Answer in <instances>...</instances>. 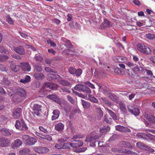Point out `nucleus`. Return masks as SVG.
<instances>
[{
	"label": "nucleus",
	"instance_id": "nucleus-31",
	"mask_svg": "<svg viewBox=\"0 0 155 155\" xmlns=\"http://www.w3.org/2000/svg\"><path fill=\"white\" fill-rule=\"evenodd\" d=\"M10 68L11 70L15 72H16L19 71V66L16 65L14 63H12L10 65Z\"/></svg>",
	"mask_w": 155,
	"mask_h": 155
},
{
	"label": "nucleus",
	"instance_id": "nucleus-53",
	"mask_svg": "<svg viewBox=\"0 0 155 155\" xmlns=\"http://www.w3.org/2000/svg\"><path fill=\"white\" fill-rule=\"evenodd\" d=\"M67 98L68 100L72 104H73L74 102V100L73 98L70 95H67Z\"/></svg>",
	"mask_w": 155,
	"mask_h": 155
},
{
	"label": "nucleus",
	"instance_id": "nucleus-27",
	"mask_svg": "<svg viewBox=\"0 0 155 155\" xmlns=\"http://www.w3.org/2000/svg\"><path fill=\"white\" fill-rule=\"evenodd\" d=\"M34 76L36 79L38 80H41L45 78L44 75L42 73H35Z\"/></svg>",
	"mask_w": 155,
	"mask_h": 155
},
{
	"label": "nucleus",
	"instance_id": "nucleus-28",
	"mask_svg": "<svg viewBox=\"0 0 155 155\" xmlns=\"http://www.w3.org/2000/svg\"><path fill=\"white\" fill-rule=\"evenodd\" d=\"M108 97L114 102L117 103H118L119 101L118 97L114 94L111 93L109 94Z\"/></svg>",
	"mask_w": 155,
	"mask_h": 155
},
{
	"label": "nucleus",
	"instance_id": "nucleus-61",
	"mask_svg": "<svg viewBox=\"0 0 155 155\" xmlns=\"http://www.w3.org/2000/svg\"><path fill=\"white\" fill-rule=\"evenodd\" d=\"M61 89L64 92H67L68 93H70L71 92V91L69 90V89L66 87H64L61 88Z\"/></svg>",
	"mask_w": 155,
	"mask_h": 155
},
{
	"label": "nucleus",
	"instance_id": "nucleus-41",
	"mask_svg": "<svg viewBox=\"0 0 155 155\" xmlns=\"http://www.w3.org/2000/svg\"><path fill=\"white\" fill-rule=\"evenodd\" d=\"M110 129V127L108 126H104L100 129V132L102 133L107 132Z\"/></svg>",
	"mask_w": 155,
	"mask_h": 155
},
{
	"label": "nucleus",
	"instance_id": "nucleus-37",
	"mask_svg": "<svg viewBox=\"0 0 155 155\" xmlns=\"http://www.w3.org/2000/svg\"><path fill=\"white\" fill-rule=\"evenodd\" d=\"M96 110L98 112V114L97 115V117L99 119H100L103 117V111L100 108H97Z\"/></svg>",
	"mask_w": 155,
	"mask_h": 155
},
{
	"label": "nucleus",
	"instance_id": "nucleus-4",
	"mask_svg": "<svg viewBox=\"0 0 155 155\" xmlns=\"http://www.w3.org/2000/svg\"><path fill=\"white\" fill-rule=\"evenodd\" d=\"M137 48L138 50L143 54H149L151 53L150 48L143 44L139 43L137 44Z\"/></svg>",
	"mask_w": 155,
	"mask_h": 155
},
{
	"label": "nucleus",
	"instance_id": "nucleus-57",
	"mask_svg": "<svg viewBox=\"0 0 155 155\" xmlns=\"http://www.w3.org/2000/svg\"><path fill=\"white\" fill-rule=\"evenodd\" d=\"M7 21L10 24H13L14 23L13 21L12 20L11 18L9 16H8L6 17Z\"/></svg>",
	"mask_w": 155,
	"mask_h": 155
},
{
	"label": "nucleus",
	"instance_id": "nucleus-12",
	"mask_svg": "<svg viewBox=\"0 0 155 155\" xmlns=\"http://www.w3.org/2000/svg\"><path fill=\"white\" fill-rule=\"evenodd\" d=\"M10 144V140L7 139H0V146L5 147L8 146Z\"/></svg>",
	"mask_w": 155,
	"mask_h": 155
},
{
	"label": "nucleus",
	"instance_id": "nucleus-59",
	"mask_svg": "<svg viewBox=\"0 0 155 155\" xmlns=\"http://www.w3.org/2000/svg\"><path fill=\"white\" fill-rule=\"evenodd\" d=\"M12 57L15 59L18 60H21L22 59V58L20 56L16 54H12Z\"/></svg>",
	"mask_w": 155,
	"mask_h": 155
},
{
	"label": "nucleus",
	"instance_id": "nucleus-13",
	"mask_svg": "<svg viewBox=\"0 0 155 155\" xmlns=\"http://www.w3.org/2000/svg\"><path fill=\"white\" fill-rule=\"evenodd\" d=\"M22 143L19 139L16 140L12 144V147L14 149H17L22 145Z\"/></svg>",
	"mask_w": 155,
	"mask_h": 155
},
{
	"label": "nucleus",
	"instance_id": "nucleus-26",
	"mask_svg": "<svg viewBox=\"0 0 155 155\" xmlns=\"http://www.w3.org/2000/svg\"><path fill=\"white\" fill-rule=\"evenodd\" d=\"M61 78L59 79L58 80V82L61 85L64 86L68 87L70 85V82L64 80H61Z\"/></svg>",
	"mask_w": 155,
	"mask_h": 155
},
{
	"label": "nucleus",
	"instance_id": "nucleus-49",
	"mask_svg": "<svg viewBox=\"0 0 155 155\" xmlns=\"http://www.w3.org/2000/svg\"><path fill=\"white\" fill-rule=\"evenodd\" d=\"M146 37L149 39H153L155 38V35L152 34H148L146 35Z\"/></svg>",
	"mask_w": 155,
	"mask_h": 155
},
{
	"label": "nucleus",
	"instance_id": "nucleus-51",
	"mask_svg": "<svg viewBox=\"0 0 155 155\" xmlns=\"http://www.w3.org/2000/svg\"><path fill=\"white\" fill-rule=\"evenodd\" d=\"M0 71H7V69L5 65L0 64Z\"/></svg>",
	"mask_w": 155,
	"mask_h": 155
},
{
	"label": "nucleus",
	"instance_id": "nucleus-14",
	"mask_svg": "<svg viewBox=\"0 0 155 155\" xmlns=\"http://www.w3.org/2000/svg\"><path fill=\"white\" fill-rule=\"evenodd\" d=\"M61 77L59 75L55 74H50L48 75L47 79L48 80L51 81L55 79H60Z\"/></svg>",
	"mask_w": 155,
	"mask_h": 155
},
{
	"label": "nucleus",
	"instance_id": "nucleus-11",
	"mask_svg": "<svg viewBox=\"0 0 155 155\" xmlns=\"http://www.w3.org/2000/svg\"><path fill=\"white\" fill-rule=\"evenodd\" d=\"M113 59L115 62L117 63L124 62L127 61V58L123 56H117L114 57Z\"/></svg>",
	"mask_w": 155,
	"mask_h": 155
},
{
	"label": "nucleus",
	"instance_id": "nucleus-20",
	"mask_svg": "<svg viewBox=\"0 0 155 155\" xmlns=\"http://www.w3.org/2000/svg\"><path fill=\"white\" fill-rule=\"evenodd\" d=\"M45 87H49L51 89L55 90L58 87V86L56 84H53L50 82H46L45 83Z\"/></svg>",
	"mask_w": 155,
	"mask_h": 155
},
{
	"label": "nucleus",
	"instance_id": "nucleus-9",
	"mask_svg": "<svg viewBox=\"0 0 155 155\" xmlns=\"http://www.w3.org/2000/svg\"><path fill=\"white\" fill-rule=\"evenodd\" d=\"M34 150L36 152L45 154L48 153L49 151V149L46 147H35Z\"/></svg>",
	"mask_w": 155,
	"mask_h": 155
},
{
	"label": "nucleus",
	"instance_id": "nucleus-38",
	"mask_svg": "<svg viewBox=\"0 0 155 155\" xmlns=\"http://www.w3.org/2000/svg\"><path fill=\"white\" fill-rule=\"evenodd\" d=\"M31 77L30 76H26L24 79H21L20 80V82L22 83L25 84L27 83L30 81Z\"/></svg>",
	"mask_w": 155,
	"mask_h": 155
},
{
	"label": "nucleus",
	"instance_id": "nucleus-17",
	"mask_svg": "<svg viewBox=\"0 0 155 155\" xmlns=\"http://www.w3.org/2000/svg\"><path fill=\"white\" fill-rule=\"evenodd\" d=\"M64 125L61 122H59L55 125V129L59 132H61L64 129Z\"/></svg>",
	"mask_w": 155,
	"mask_h": 155
},
{
	"label": "nucleus",
	"instance_id": "nucleus-52",
	"mask_svg": "<svg viewBox=\"0 0 155 155\" xmlns=\"http://www.w3.org/2000/svg\"><path fill=\"white\" fill-rule=\"evenodd\" d=\"M65 46L68 48H72V45L70 42V41L69 40H67L65 44Z\"/></svg>",
	"mask_w": 155,
	"mask_h": 155
},
{
	"label": "nucleus",
	"instance_id": "nucleus-40",
	"mask_svg": "<svg viewBox=\"0 0 155 155\" xmlns=\"http://www.w3.org/2000/svg\"><path fill=\"white\" fill-rule=\"evenodd\" d=\"M131 113L135 116L139 115L140 113V110L138 108H135L132 110Z\"/></svg>",
	"mask_w": 155,
	"mask_h": 155
},
{
	"label": "nucleus",
	"instance_id": "nucleus-60",
	"mask_svg": "<svg viewBox=\"0 0 155 155\" xmlns=\"http://www.w3.org/2000/svg\"><path fill=\"white\" fill-rule=\"evenodd\" d=\"M84 84L87 85L88 86L91 88L94 89L95 88L94 85L93 84H91L89 81L85 82L84 83Z\"/></svg>",
	"mask_w": 155,
	"mask_h": 155
},
{
	"label": "nucleus",
	"instance_id": "nucleus-44",
	"mask_svg": "<svg viewBox=\"0 0 155 155\" xmlns=\"http://www.w3.org/2000/svg\"><path fill=\"white\" fill-rule=\"evenodd\" d=\"M30 150L27 148H25L23 150H21L19 151V153L20 154H25L29 152Z\"/></svg>",
	"mask_w": 155,
	"mask_h": 155
},
{
	"label": "nucleus",
	"instance_id": "nucleus-6",
	"mask_svg": "<svg viewBox=\"0 0 155 155\" xmlns=\"http://www.w3.org/2000/svg\"><path fill=\"white\" fill-rule=\"evenodd\" d=\"M144 116L150 123L153 124H155V117L153 114L151 113H145Z\"/></svg>",
	"mask_w": 155,
	"mask_h": 155
},
{
	"label": "nucleus",
	"instance_id": "nucleus-21",
	"mask_svg": "<svg viewBox=\"0 0 155 155\" xmlns=\"http://www.w3.org/2000/svg\"><path fill=\"white\" fill-rule=\"evenodd\" d=\"M136 146L142 149H144L145 150H147L149 149V147L147 146L146 144L142 143H141L139 142H137L136 143Z\"/></svg>",
	"mask_w": 155,
	"mask_h": 155
},
{
	"label": "nucleus",
	"instance_id": "nucleus-2",
	"mask_svg": "<svg viewBox=\"0 0 155 155\" xmlns=\"http://www.w3.org/2000/svg\"><path fill=\"white\" fill-rule=\"evenodd\" d=\"M74 88L77 91L84 92L87 94H90L91 93V90L88 87L83 84H78Z\"/></svg>",
	"mask_w": 155,
	"mask_h": 155
},
{
	"label": "nucleus",
	"instance_id": "nucleus-5",
	"mask_svg": "<svg viewBox=\"0 0 155 155\" xmlns=\"http://www.w3.org/2000/svg\"><path fill=\"white\" fill-rule=\"evenodd\" d=\"M21 122L19 120H17L15 125L16 128L21 130L24 129L27 130L28 127L25 123L23 119H21Z\"/></svg>",
	"mask_w": 155,
	"mask_h": 155
},
{
	"label": "nucleus",
	"instance_id": "nucleus-19",
	"mask_svg": "<svg viewBox=\"0 0 155 155\" xmlns=\"http://www.w3.org/2000/svg\"><path fill=\"white\" fill-rule=\"evenodd\" d=\"M112 151L116 152L124 153L127 154H130L131 153V151L126 149L124 150L122 149H117L115 148H112L111 149Z\"/></svg>",
	"mask_w": 155,
	"mask_h": 155
},
{
	"label": "nucleus",
	"instance_id": "nucleus-45",
	"mask_svg": "<svg viewBox=\"0 0 155 155\" xmlns=\"http://www.w3.org/2000/svg\"><path fill=\"white\" fill-rule=\"evenodd\" d=\"M42 107V106L39 105L38 104H35L33 107V110H35V109L37 110H41V108Z\"/></svg>",
	"mask_w": 155,
	"mask_h": 155
},
{
	"label": "nucleus",
	"instance_id": "nucleus-25",
	"mask_svg": "<svg viewBox=\"0 0 155 155\" xmlns=\"http://www.w3.org/2000/svg\"><path fill=\"white\" fill-rule=\"evenodd\" d=\"M73 141L76 142L75 143H72V144H71L72 147L73 148L81 146L83 144V142L81 140L77 141L76 140H74Z\"/></svg>",
	"mask_w": 155,
	"mask_h": 155
},
{
	"label": "nucleus",
	"instance_id": "nucleus-33",
	"mask_svg": "<svg viewBox=\"0 0 155 155\" xmlns=\"http://www.w3.org/2000/svg\"><path fill=\"white\" fill-rule=\"evenodd\" d=\"M120 145L124 147L130 148L132 147L130 143L128 142L123 141L120 143Z\"/></svg>",
	"mask_w": 155,
	"mask_h": 155
},
{
	"label": "nucleus",
	"instance_id": "nucleus-48",
	"mask_svg": "<svg viewBox=\"0 0 155 155\" xmlns=\"http://www.w3.org/2000/svg\"><path fill=\"white\" fill-rule=\"evenodd\" d=\"M115 129L117 130L120 132H123L124 126L120 125H117L115 127Z\"/></svg>",
	"mask_w": 155,
	"mask_h": 155
},
{
	"label": "nucleus",
	"instance_id": "nucleus-23",
	"mask_svg": "<svg viewBox=\"0 0 155 155\" xmlns=\"http://www.w3.org/2000/svg\"><path fill=\"white\" fill-rule=\"evenodd\" d=\"M136 136L141 140L147 139L149 138L147 135L142 133H138L136 134Z\"/></svg>",
	"mask_w": 155,
	"mask_h": 155
},
{
	"label": "nucleus",
	"instance_id": "nucleus-64",
	"mask_svg": "<svg viewBox=\"0 0 155 155\" xmlns=\"http://www.w3.org/2000/svg\"><path fill=\"white\" fill-rule=\"evenodd\" d=\"M133 2L135 5L138 6H140L141 4V2L138 0H134Z\"/></svg>",
	"mask_w": 155,
	"mask_h": 155
},
{
	"label": "nucleus",
	"instance_id": "nucleus-8",
	"mask_svg": "<svg viewBox=\"0 0 155 155\" xmlns=\"http://www.w3.org/2000/svg\"><path fill=\"white\" fill-rule=\"evenodd\" d=\"M13 49L16 53L18 54L24 55L25 54V50L22 45L18 46L17 47H14Z\"/></svg>",
	"mask_w": 155,
	"mask_h": 155
},
{
	"label": "nucleus",
	"instance_id": "nucleus-16",
	"mask_svg": "<svg viewBox=\"0 0 155 155\" xmlns=\"http://www.w3.org/2000/svg\"><path fill=\"white\" fill-rule=\"evenodd\" d=\"M112 25L110 23V22L107 20L105 19L103 23L101 25L100 27L101 29H104L109 26H112Z\"/></svg>",
	"mask_w": 155,
	"mask_h": 155
},
{
	"label": "nucleus",
	"instance_id": "nucleus-36",
	"mask_svg": "<svg viewBox=\"0 0 155 155\" xmlns=\"http://www.w3.org/2000/svg\"><path fill=\"white\" fill-rule=\"evenodd\" d=\"M102 101L105 104L107 105L108 107H111L112 105V104L110 102L106 97H103L101 98Z\"/></svg>",
	"mask_w": 155,
	"mask_h": 155
},
{
	"label": "nucleus",
	"instance_id": "nucleus-39",
	"mask_svg": "<svg viewBox=\"0 0 155 155\" xmlns=\"http://www.w3.org/2000/svg\"><path fill=\"white\" fill-rule=\"evenodd\" d=\"M72 143H70L69 142H67V143L62 142L63 149H69L71 147H72Z\"/></svg>",
	"mask_w": 155,
	"mask_h": 155
},
{
	"label": "nucleus",
	"instance_id": "nucleus-32",
	"mask_svg": "<svg viewBox=\"0 0 155 155\" xmlns=\"http://www.w3.org/2000/svg\"><path fill=\"white\" fill-rule=\"evenodd\" d=\"M1 83L5 86L9 85L11 84V82L8 80V78L4 77L2 80L1 81Z\"/></svg>",
	"mask_w": 155,
	"mask_h": 155
},
{
	"label": "nucleus",
	"instance_id": "nucleus-22",
	"mask_svg": "<svg viewBox=\"0 0 155 155\" xmlns=\"http://www.w3.org/2000/svg\"><path fill=\"white\" fill-rule=\"evenodd\" d=\"M136 146L142 149H144L145 150H147L149 149V147L147 146L146 144L142 143H141L139 142H137L136 143Z\"/></svg>",
	"mask_w": 155,
	"mask_h": 155
},
{
	"label": "nucleus",
	"instance_id": "nucleus-55",
	"mask_svg": "<svg viewBox=\"0 0 155 155\" xmlns=\"http://www.w3.org/2000/svg\"><path fill=\"white\" fill-rule=\"evenodd\" d=\"M47 42L48 44H50V45L52 47H55L56 46L55 43L50 39L47 40Z\"/></svg>",
	"mask_w": 155,
	"mask_h": 155
},
{
	"label": "nucleus",
	"instance_id": "nucleus-43",
	"mask_svg": "<svg viewBox=\"0 0 155 155\" xmlns=\"http://www.w3.org/2000/svg\"><path fill=\"white\" fill-rule=\"evenodd\" d=\"M84 137V136L82 134H77L74 136L72 138V139L74 140L78 139H82Z\"/></svg>",
	"mask_w": 155,
	"mask_h": 155
},
{
	"label": "nucleus",
	"instance_id": "nucleus-3",
	"mask_svg": "<svg viewBox=\"0 0 155 155\" xmlns=\"http://www.w3.org/2000/svg\"><path fill=\"white\" fill-rule=\"evenodd\" d=\"M22 138L24 143L28 145H33L37 141L36 138L31 137L28 135H23Z\"/></svg>",
	"mask_w": 155,
	"mask_h": 155
},
{
	"label": "nucleus",
	"instance_id": "nucleus-46",
	"mask_svg": "<svg viewBox=\"0 0 155 155\" xmlns=\"http://www.w3.org/2000/svg\"><path fill=\"white\" fill-rule=\"evenodd\" d=\"M35 109V110H33V114L35 116H41V113H42L41 110H37L36 109Z\"/></svg>",
	"mask_w": 155,
	"mask_h": 155
},
{
	"label": "nucleus",
	"instance_id": "nucleus-18",
	"mask_svg": "<svg viewBox=\"0 0 155 155\" xmlns=\"http://www.w3.org/2000/svg\"><path fill=\"white\" fill-rule=\"evenodd\" d=\"M36 134L44 140L49 141H51L52 140V137L49 135L41 134L38 132H36Z\"/></svg>",
	"mask_w": 155,
	"mask_h": 155
},
{
	"label": "nucleus",
	"instance_id": "nucleus-47",
	"mask_svg": "<svg viewBox=\"0 0 155 155\" xmlns=\"http://www.w3.org/2000/svg\"><path fill=\"white\" fill-rule=\"evenodd\" d=\"M76 69L74 67H69L68 69L69 72L71 74H74L75 73Z\"/></svg>",
	"mask_w": 155,
	"mask_h": 155
},
{
	"label": "nucleus",
	"instance_id": "nucleus-62",
	"mask_svg": "<svg viewBox=\"0 0 155 155\" xmlns=\"http://www.w3.org/2000/svg\"><path fill=\"white\" fill-rule=\"evenodd\" d=\"M8 118L3 115H1L0 117V121L1 122L5 121Z\"/></svg>",
	"mask_w": 155,
	"mask_h": 155
},
{
	"label": "nucleus",
	"instance_id": "nucleus-34",
	"mask_svg": "<svg viewBox=\"0 0 155 155\" xmlns=\"http://www.w3.org/2000/svg\"><path fill=\"white\" fill-rule=\"evenodd\" d=\"M0 132L3 136H8L11 135V133L7 129L3 128L0 130Z\"/></svg>",
	"mask_w": 155,
	"mask_h": 155
},
{
	"label": "nucleus",
	"instance_id": "nucleus-30",
	"mask_svg": "<svg viewBox=\"0 0 155 155\" xmlns=\"http://www.w3.org/2000/svg\"><path fill=\"white\" fill-rule=\"evenodd\" d=\"M119 105L120 110L123 113H127V109L124 103L120 102L119 104Z\"/></svg>",
	"mask_w": 155,
	"mask_h": 155
},
{
	"label": "nucleus",
	"instance_id": "nucleus-24",
	"mask_svg": "<svg viewBox=\"0 0 155 155\" xmlns=\"http://www.w3.org/2000/svg\"><path fill=\"white\" fill-rule=\"evenodd\" d=\"M60 113L58 110L57 109L54 110L53 112V115L52 117V120H54L58 118L59 117Z\"/></svg>",
	"mask_w": 155,
	"mask_h": 155
},
{
	"label": "nucleus",
	"instance_id": "nucleus-56",
	"mask_svg": "<svg viewBox=\"0 0 155 155\" xmlns=\"http://www.w3.org/2000/svg\"><path fill=\"white\" fill-rule=\"evenodd\" d=\"M55 147L58 149H63L62 142L55 144Z\"/></svg>",
	"mask_w": 155,
	"mask_h": 155
},
{
	"label": "nucleus",
	"instance_id": "nucleus-7",
	"mask_svg": "<svg viewBox=\"0 0 155 155\" xmlns=\"http://www.w3.org/2000/svg\"><path fill=\"white\" fill-rule=\"evenodd\" d=\"M16 96L19 98L20 100L18 101H21L24 99L26 96V92L25 90L22 88H20L18 90V91Z\"/></svg>",
	"mask_w": 155,
	"mask_h": 155
},
{
	"label": "nucleus",
	"instance_id": "nucleus-63",
	"mask_svg": "<svg viewBox=\"0 0 155 155\" xmlns=\"http://www.w3.org/2000/svg\"><path fill=\"white\" fill-rule=\"evenodd\" d=\"M125 64L126 65L129 66L130 68H133L134 66L135 65L133 63L130 61L127 62L125 63Z\"/></svg>",
	"mask_w": 155,
	"mask_h": 155
},
{
	"label": "nucleus",
	"instance_id": "nucleus-58",
	"mask_svg": "<svg viewBox=\"0 0 155 155\" xmlns=\"http://www.w3.org/2000/svg\"><path fill=\"white\" fill-rule=\"evenodd\" d=\"M35 69L37 72H41L42 70V68L41 66L39 65H36L35 67Z\"/></svg>",
	"mask_w": 155,
	"mask_h": 155
},
{
	"label": "nucleus",
	"instance_id": "nucleus-42",
	"mask_svg": "<svg viewBox=\"0 0 155 155\" xmlns=\"http://www.w3.org/2000/svg\"><path fill=\"white\" fill-rule=\"evenodd\" d=\"M90 94H88V96L89 97V99L90 100L94 103H98V101L97 99L93 96L92 95H90Z\"/></svg>",
	"mask_w": 155,
	"mask_h": 155
},
{
	"label": "nucleus",
	"instance_id": "nucleus-50",
	"mask_svg": "<svg viewBox=\"0 0 155 155\" xmlns=\"http://www.w3.org/2000/svg\"><path fill=\"white\" fill-rule=\"evenodd\" d=\"M104 120L108 124H111L112 123V120L110 118H108L105 115L104 117Z\"/></svg>",
	"mask_w": 155,
	"mask_h": 155
},
{
	"label": "nucleus",
	"instance_id": "nucleus-29",
	"mask_svg": "<svg viewBox=\"0 0 155 155\" xmlns=\"http://www.w3.org/2000/svg\"><path fill=\"white\" fill-rule=\"evenodd\" d=\"M133 71L135 72L141 73H142L144 69L143 67L137 65L134 68Z\"/></svg>",
	"mask_w": 155,
	"mask_h": 155
},
{
	"label": "nucleus",
	"instance_id": "nucleus-35",
	"mask_svg": "<svg viewBox=\"0 0 155 155\" xmlns=\"http://www.w3.org/2000/svg\"><path fill=\"white\" fill-rule=\"evenodd\" d=\"M81 101L82 104L84 108L88 109L90 107L91 104L89 102L82 99Z\"/></svg>",
	"mask_w": 155,
	"mask_h": 155
},
{
	"label": "nucleus",
	"instance_id": "nucleus-1",
	"mask_svg": "<svg viewBox=\"0 0 155 155\" xmlns=\"http://www.w3.org/2000/svg\"><path fill=\"white\" fill-rule=\"evenodd\" d=\"M100 137V136L98 134H96L93 136H88L85 140V141L86 142H90L91 144H92L94 146H96V143H98V145H99L101 142L96 140L98 139Z\"/></svg>",
	"mask_w": 155,
	"mask_h": 155
},
{
	"label": "nucleus",
	"instance_id": "nucleus-10",
	"mask_svg": "<svg viewBox=\"0 0 155 155\" xmlns=\"http://www.w3.org/2000/svg\"><path fill=\"white\" fill-rule=\"evenodd\" d=\"M20 65L22 70L25 71L29 72L31 69V66L28 62H21L20 63Z\"/></svg>",
	"mask_w": 155,
	"mask_h": 155
},
{
	"label": "nucleus",
	"instance_id": "nucleus-54",
	"mask_svg": "<svg viewBox=\"0 0 155 155\" xmlns=\"http://www.w3.org/2000/svg\"><path fill=\"white\" fill-rule=\"evenodd\" d=\"M75 72V74L77 76H79L82 74V70L80 69H76Z\"/></svg>",
	"mask_w": 155,
	"mask_h": 155
},
{
	"label": "nucleus",
	"instance_id": "nucleus-15",
	"mask_svg": "<svg viewBox=\"0 0 155 155\" xmlns=\"http://www.w3.org/2000/svg\"><path fill=\"white\" fill-rule=\"evenodd\" d=\"M21 112V109L20 108H18L15 109L12 114L14 118L16 119L20 117Z\"/></svg>",
	"mask_w": 155,
	"mask_h": 155
}]
</instances>
